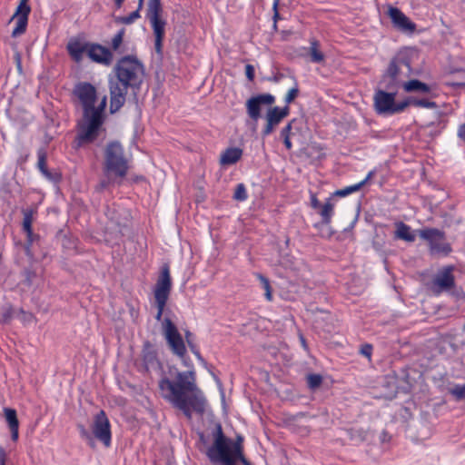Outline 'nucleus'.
Returning a JSON list of instances; mask_svg holds the SVG:
<instances>
[{
	"instance_id": "nucleus-1",
	"label": "nucleus",
	"mask_w": 465,
	"mask_h": 465,
	"mask_svg": "<svg viewBox=\"0 0 465 465\" xmlns=\"http://www.w3.org/2000/svg\"><path fill=\"white\" fill-rule=\"evenodd\" d=\"M161 397L173 407L181 410L187 418L193 411L203 413L206 401L196 383L195 371L192 368L187 371H178L175 381L163 377L158 383Z\"/></svg>"
},
{
	"instance_id": "nucleus-2",
	"label": "nucleus",
	"mask_w": 465,
	"mask_h": 465,
	"mask_svg": "<svg viewBox=\"0 0 465 465\" xmlns=\"http://www.w3.org/2000/svg\"><path fill=\"white\" fill-rule=\"evenodd\" d=\"M74 94L84 110L77 135L78 143H91L102 131L107 98L103 95L99 99L94 86L89 83L78 84L74 88Z\"/></svg>"
},
{
	"instance_id": "nucleus-3",
	"label": "nucleus",
	"mask_w": 465,
	"mask_h": 465,
	"mask_svg": "<svg viewBox=\"0 0 465 465\" xmlns=\"http://www.w3.org/2000/svg\"><path fill=\"white\" fill-rule=\"evenodd\" d=\"M116 79L110 80L111 113L118 111L125 102L128 87H139L144 77L143 64L134 56H125L115 65Z\"/></svg>"
},
{
	"instance_id": "nucleus-4",
	"label": "nucleus",
	"mask_w": 465,
	"mask_h": 465,
	"mask_svg": "<svg viewBox=\"0 0 465 465\" xmlns=\"http://www.w3.org/2000/svg\"><path fill=\"white\" fill-rule=\"evenodd\" d=\"M242 437L238 436L236 441L224 437L219 427L214 442L207 450V456L214 464L235 465L237 460L243 465H250L242 454Z\"/></svg>"
},
{
	"instance_id": "nucleus-5",
	"label": "nucleus",
	"mask_w": 465,
	"mask_h": 465,
	"mask_svg": "<svg viewBox=\"0 0 465 465\" xmlns=\"http://www.w3.org/2000/svg\"><path fill=\"white\" fill-rule=\"evenodd\" d=\"M411 74L409 59L403 52H400L391 59L386 72L382 74L380 86L387 90H398Z\"/></svg>"
},
{
	"instance_id": "nucleus-6",
	"label": "nucleus",
	"mask_w": 465,
	"mask_h": 465,
	"mask_svg": "<svg viewBox=\"0 0 465 465\" xmlns=\"http://www.w3.org/2000/svg\"><path fill=\"white\" fill-rule=\"evenodd\" d=\"M128 161L124 156L123 146L117 143H110L104 151V172L107 176L123 178L128 171Z\"/></svg>"
},
{
	"instance_id": "nucleus-7",
	"label": "nucleus",
	"mask_w": 465,
	"mask_h": 465,
	"mask_svg": "<svg viewBox=\"0 0 465 465\" xmlns=\"http://www.w3.org/2000/svg\"><path fill=\"white\" fill-rule=\"evenodd\" d=\"M397 90L377 89L373 95L375 111L381 115H393L403 112L409 105L410 100L397 102Z\"/></svg>"
},
{
	"instance_id": "nucleus-8",
	"label": "nucleus",
	"mask_w": 465,
	"mask_h": 465,
	"mask_svg": "<svg viewBox=\"0 0 465 465\" xmlns=\"http://www.w3.org/2000/svg\"><path fill=\"white\" fill-rule=\"evenodd\" d=\"M79 430L81 437L90 444L94 443V438L102 441L106 447H109L111 444L110 422L103 411H99L94 418V421L92 423V433H90L84 426H79Z\"/></svg>"
},
{
	"instance_id": "nucleus-9",
	"label": "nucleus",
	"mask_w": 465,
	"mask_h": 465,
	"mask_svg": "<svg viewBox=\"0 0 465 465\" xmlns=\"http://www.w3.org/2000/svg\"><path fill=\"white\" fill-rule=\"evenodd\" d=\"M162 330L164 338L166 339L167 343L170 346L172 351L183 359L184 366L190 367V361L184 358L186 353V348L183 340L181 334L179 333L176 326L173 324V322L168 316L164 317V319L162 321Z\"/></svg>"
},
{
	"instance_id": "nucleus-10",
	"label": "nucleus",
	"mask_w": 465,
	"mask_h": 465,
	"mask_svg": "<svg viewBox=\"0 0 465 465\" xmlns=\"http://www.w3.org/2000/svg\"><path fill=\"white\" fill-rule=\"evenodd\" d=\"M419 235L429 243L432 254H448L450 252V247L446 242L445 234L442 231L435 228H425L419 231Z\"/></svg>"
},
{
	"instance_id": "nucleus-11",
	"label": "nucleus",
	"mask_w": 465,
	"mask_h": 465,
	"mask_svg": "<svg viewBox=\"0 0 465 465\" xmlns=\"http://www.w3.org/2000/svg\"><path fill=\"white\" fill-rule=\"evenodd\" d=\"M274 101V96L270 94L252 96L246 101V111L249 117L255 122L258 121L262 116V107L272 105Z\"/></svg>"
},
{
	"instance_id": "nucleus-12",
	"label": "nucleus",
	"mask_w": 465,
	"mask_h": 465,
	"mask_svg": "<svg viewBox=\"0 0 465 465\" xmlns=\"http://www.w3.org/2000/svg\"><path fill=\"white\" fill-rule=\"evenodd\" d=\"M388 15L394 27L402 32L412 33L416 25L399 8L389 6Z\"/></svg>"
},
{
	"instance_id": "nucleus-13",
	"label": "nucleus",
	"mask_w": 465,
	"mask_h": 465,
	"mask_svg": "<svg viewBox=\"0 0 465 465\" xmlns=\"http://www.w3.org/2000/svg\"><path fill=\"white\" fill-rule=\"evenodd\" d=\"M90 43L86 42L83 36H74L69 39L66 49L70 56L76 62L83 60L84 54H87Z\"/></svg>"
},
{
	"instance_id": "nucleus-14",
	"label": "nucleus",
	"mask_w": 465,
	"mask_h": 465,
	"mask_svg": "<svg viewBox=\"0 0 465 465\" xmlns=\"http://www.w3.org/2000/svg\"><path fill=\"white\" fill-rule=\"evenodd\" d=\"M142 358L143 364L146 371L156 373L161 371L162 365L157 358L156 351L149 342L144 343Z\"/></svg>"
},
{
	"instance_id": "nucleus-15",
	"label": "nucleus",
	"mask_w": 465,
	"mask_h": 465,
	"mask_svg": "<svg viewBox=\"0 0 465 465\" xmlns=\"http://www.w3.org/2000/svg\"><path fill=\"white\" fill-rule=\"evenodd\" d=\"M87 55L92 61L104 65L111 64L113 61L110 50L97 44H90Z\"/></svg>"
},
{
	"instance_id": "nucleus-16",
	"label": "nucleus",
	"mask_w": 465,
	"mask_h": 465,
	"mask_svg": "<svg viewBox=\"0 0 465 465\" xmlns=\"http://www.w3.org/2000/svg\"><path fill=\"white\" fill-rule=\"evenodd\" d=\"M154 37V48L157 54L162 53V43L165 35L166 22L162 17L149 20Z\"/></svg>"
},
{
	"instance_id": "nucleus-17",
	"label": "nucleus",
	"mask_w": 465,
	"mask_h": 465,
	"mask_svg": "<svg viewBox=\"0 0 465 465\" xmlns=\"http://www.w3.org/2000/svg\"><path fill=\"white\" fill-rule=\"evenodd\" d=\"M452 272L453 267L451 266L439 270L433 280L434 285L442 289L452 288L454 286V276Z\"/></svg>"
},
{
	"instance_id": "nucleus-18",
	"label": "nucleus",
	"mask_w": 465,
	"mask_h": 465,
	"mask_svg": "<svg viewBox=\"0 0 465 465\" xmlns=\"http://www.w3.org/2000/svg\"><path fill=\"white\" fill-rule=\"evenodd\" d=\"M242 156V150L238 147H229L223 151L220 157V163L223 166H229L236 163Z\"/></svg>"
},
{
	"instance_id": "nucleus-19",
	"label": "nucleus",
	"mask_w": 465,
	"mask_h": 465,
	"mask_svg": "<svg viewBox=\"0 0 465 465\" xmlns=\"http://www.w3.org/2000/svg\"><path fill=\"white\" fill-rule=\"evenodd\" d=\"M290 112L288 105L284 107L274 106L270 108L266 114V122L277 126L283 118H285Z\"/></svg>"
},
{
	"instance_id": "nucleus-20",
	"label": "nucleus",
	"mask_w": 465,
	"mask_h": 465,
	"mask_svg": "<svg viewBox=\"0 0 465 465\" xmlns=\"http://www.w3.org/2000/svg\"><path fill=\"white\" fill-rule=\"evenodd\" d=\"M396 230L394 232V237L396 239L403 240L408 242H412L416 239L415 232L411 228L402 222L395 223Z\"/></svg>"
},
{
	"instance_id": "nucleus-21",
	"label": "nucleus",
	"mask_w": 465,
	"mask_h": 465,
	"mask_svg": "<svg viewBox=\"0 0 465 465\" xmlns=\"http://www.w3.org/2000/svg\"><path fill=\"white\" fill-rule=\"evenodd\" d=\"M29 13L18 12L17 10L12 16V20H15V27L12 32V36L16 37L25 33L27 25Z\"/></svg>"
},
{
	"instance_id": "nucleus-22",
	"label": "nucleus",
	"mask_w": 465,
	"mask_h": 465,
	"mask_svg": "<svg viewBox=\"0 0 465 465\" xmlns=\"http://www.w3.org/2000/svg\"><path fill=\"white\" fill-rule=\"evenodd\" d=\"M402 87L407 93L428 94L431 91L430 85L417 79L406 81Z\"/></svg>"
},
{
	"instance_id": "nucleus-23",
	"label": "nucleus",
	"mask_w": 465,
	"mask_h": 465,
	"mask_svg": "<svg viewBox=\"0 0 465 465\" xmlns=\"http://www.w3.org/2000/svg\"><path fill=\"white\" fill-rule=\"evenodd\" d=\"M5 420L9 425L12 433L13 440L18 439V426L19 422L16 417V411L14 409L5 408L4 410Z\"/></svg>"
},
{
	"instance_id": "nucleus-24",
	"label": "nucleus",
	"mask_w": 465,
	"mask_h": 465,
	"mask_svg": "<svg viewBox=\"0 0 465 465\" xmlns=\"http://www.w3.org/2000/svg\"><path fill=\"white\" fill-rule=\"evenodd\" d=\"M171 288V278L169 267L163 266L161 273L158 277L154 291H169Z\"/></svg>"
},
{
	"instance_id": "nucleus-25",
	"label": "nucleus",
	"mask_w": 465,
	"mask_h": 465,
	"mask_svg": "<svg viewBox=\"0 0 465 465\" xmlns=\"http://www.w3.org/2000/svg\"><path fill=\"white\" fill-rule=\"evenodd\" d=\"M38 161H37V167L41 173L44 175L45 178H46L49 181H55L56 175L49 172V170L46 167V153L44 150H39L37 153Z\"/></svg>"
},
{
	"instance_id": "nucleus-26",
	"label": "nucleus",
	"mask_w": 465,
	"mask_h": 465,
	"mask_svg": "<svg viewBox=\"0 0 465 465\" xmlns=\"http://www.w3.org/2000/svg\"><path fill=\"white\" fill-rule=\"evenodd\" d=\"M373 175H374V171H370V172L368 173V174L366 175V177H365L362 181H361V182H359V183H355V184H353V185H351V186L345 187V188H343V189H341V190H338L335 193H336L337 195H339V196H342V197H344V196H347V195H349V194H351V193H354V192H357V191H359V190H360L363 185H365V184L367 183V182H368V181H369V180H370Z\"/></svg>"
},
{
	"instance_id": "nucleus-27",
	"label": "nucleus",
	"mask_w": 465,
	"mask_h": 465,
	"mask_svg": "<svg viewBox=\"0 0 465 465\" xmlns=\"http://www.w3.org/2000/svg\"><path fill=\"white\" fill-rule=\"evenodd\" d=\"M168 301V292H155L154 302L157 308L156 320L161 321L162 316L165 313V305Z\"/></svg>"
},
{
	"instance_id": "nucleus-28",
	"label": "nucleus",
	"mask_w": 465,
	"mask_h": 465,
	"mask_svg": "<svg viewBox=\"0 0 465 465\" xmlns=\"http://www.w3.org/2000/svg\"><path fill=\"white\" fill-rule=\"evenodd\" d=\"M309 47L310 60L312 63L321 64L324 61V54L320 49V44L317 40L312 39Z\"/></svg>"
},
{
	"instance_id": "nucleus-29",
	"label": "nucleus",
	"mask_w": 465,
	"mask_h": 465,
	"mask_svg": "<svg viewBox=\"0 0 465 465\" xmlns=\"http://www.w3.org/2000/svg\"><path fill=\"white\" fill-rule=\"evenodd\" d=\"M334 204L331 203V199L322 206L320 214L322 219V223L328 225L331 221V217L333 215Z\"/></svg>"
},
{
	"instance_id": "nucleus-30",
	"label": "nucleus",
	"mask_w": 465,
	"mask_h": 465,
	"mask_svg": "<svg viewBox=\"0 0 465 465\" xmlns=\"http://www.w3.org/2000/svg\"><path fill=\"white\" fill-rule=\"evenodd\" d=\"M162 5L161 0H150L148 3L147 18L148 20L161 17Z\"/></svg>"
},
{
	"instance_id": "nucleus-31",
	"label": "nucleus",
	"mask_w": 465,
	"mask_h": 465,
	"mask_svg": "<svg viewBox=\"0 0 465 465\" xmlns=\"http://www.w3.org/2000/svg\"><path fill=\"white\" fill-rule=\"evenodd\" d=\"M35 211L34 209H26L24 211L23 228L26 232L28 237L32 235V223L34 221Z\"/></svg>"
},
{
	"instance_id": "nucleus-32",
	"label": "nucleus",
	"mask_w": 465,
	"mask_h": 465,
	"mask_svg": "<svg viewBox=\"0 0 465 465\" xmlns=\"http://www.w3.org/2000/svg\"><path fill=\"white\" fill-rule=\"evenodd\" d=\"M406 100H410V105H414L417 107H423V108H434L436 106V104L434 102H430L426 99H411L407 98Z\"/></svg>"
},
{
	"instance_id": "nucleus-33",
	"label": "nucleus",
	"mask_w": 465,
	"mask_h": 465,
	"mask_svg": "<svg viewBox=\"0 0 465 465\" xmlns=\"http://www.w3.org/2000/svg\"><path fill=\"white\" fill-rule=\"evenodd\" d=\"M16 317L22 322L24 325L31 324L32 322H35V317L27 312L20 310L16 315Z\"/></svg>"
},
{
	"instance_id": "nucleus-34",
	"label": "nucleus",
	"mask_w": 465,
	"mask_h": 465,
	"mask_svg": "<svg viewBox=\"0 0 465 465\" xmlns=\"http://www.w3.org/2000/svg\"><path fill=\"white\" fill-rule=\"evenodd\" d=\"M450 392L458 401L464 399L465 398V383L462 385L457 384V385L453 386L451 389H450Z\"/></svg>"
},
{
	"instance_id": "nucleus-35",
	"label": "nucleus",
	"mask_w": 465,
	"mask_h": 465,
	"mask_svg": "<svg viewBox=\"0 0 465 465\" xmlns=\"http://www.w3.org/2000/svg\"><path fill=\"white\" fill-rule=\"evenodd\" d=\"M233 197L237 201H244L247 199L246 188L242 183H239L236 186Z\"/></svg>"
},
{
	"instance_id": "nucleus-36",
	"label": "nucleus",
	"mask_w": 465,
	"mask_h": 465,
	"mask_svg": "<svg viewBox=\"0 0 465 465\" xmlns=\"http://www.w3.org/2000/svg\"><path fill=\"white\" fill-rule=\"evenodd\" d=\"M14 316V311L10 306H5L2 309L1 322L8 323Z\"/></svg>"
},
{
	"instance_id": "nucleus-37",
	"label": "nucleus",
	"mask_w": 465,
	"mask_h": 465,
	"mask_svg": "<svg viewBox=\"0 0 465 465\" xmlns=\"http://www.w3.org/2000/svg\"><path fill=\"white\" fill-rule=\"evenodd\" d=\"M307 381L311 389H315L321 385L322 379L318 374H311L307 377Z\"/></svg>"
},
{
	"instance_id": "nucleus-38",
	"label": "nucleus",
	"mask_w": 465,
	"mask_h": 465,
	"mask_svg": "<svg viewBox=\"0 0 465 465\" xmlns=\"http://www.w3.org/2000/svg\"><path fill=\"white\" fill-rule=\"evenodd\" d=\"M139 8L134 12H132L130 15L124 16L121 18V22L124 25H131L133 24L136 19L140 17L139 14Z\"/></svg>"
},
{
	"instance_id": "nucleus-39",
	"label": "nucleus",
	"mask_w": 465,
	"mask_h": 465,
	"mask_svg": "<svg viewBox=\"0 0 465 465\" xmlns=\"http://www.w3.org/2000/svg\"><path fill=\"white\" fill-rule=\"evenodd\" d=\"M298 94H299V89H298L297 84H295V85L288 91V93L284 98L286 105L291 104L297 97Z\"/></svg>"
},
{
	"instance_id": "nucleus-40",
	"label": "nucleus",
	"mask_w": 465,
	"mask_h": 465,
	"mask_svg": "<svg viewBox=\"0 0 465 465\" xmlns=\"http://www.w3.org/2000/svg\"><path fill=\"white\" fill-rule=\"evenodd\" d=\"M123 37H124V32L123 31H120L118 32L112 39V47L116 50L119 48V46L121 45L122 42H123Z\"/></svg>"
},
{
	"instance_id": "nucleus-41",
	"label": "nucleus",
	"mask_w": 465,
	"mask_h": 465,
	"mask_svg": "<svg viewBox=\"0 0 465 465\" xmlns=\"http://www.w3.org/2000/svg\"><path fill=\"white\" fill-rule=\"evenodd\" d=\"M28 0H20V3L16 8L18 12L29 13L31 11L30 6L27 4Z\"/></svg>"
},
{
	"instance_id": "nucleus-42",
	"label": "nucleus",
	"mask_w": 465,
	"mask_h": 465,
	"mask_svg": "<svg viewBox=\"0 0 465 465\" xmlns=\"http://www.w3.org/2000/svg\"><path fill=\"white\" fill-rule=\"evenodd\" d=\"M371 351H372V347L370 344H365L361 349V353L362 355H364L365 357H367L368 359H371Z\"/></svg>"
},
{
	"instance_id": "nucleus-43",
	"label": "nucleus",
	"mask_w": 465,
	"mask_h": 465,
	"mask_svg": "<svg viewBox=\"0 0 465 465\" xmlns=\"http://www.w3.org/2000/svg\"><path fill=\"white\" fill-rule=\"evenodd\" d=\"M245 74H246L247 78L250 81H252L253 78H254V68H253V66L251 65V64H247L245 66Z\"/></svg>"
},
{
	"instance_id": "nucleus-44",
	"label": "nucleus",
	"mask_w": 465,
	"mask_h": 465,
	"mask_svg": "<svg viewBox=\"0 0 465 465\" xmlns=\"http://www.w3.org/2000/svg\"><path fill=\"white\" fill-rule=\"evenodd\" d=\"M291 131L292 124L290 123L282 128V130L281 131V135L282 136V138L290 137Z\"/></svg>"
},
{
	"instance_id": "nucleus-45",
	"label": "nucleus",
	"mask_w": 465,
	"mask_h": 465,
	"mask_svg": "<svg viewBox=\"0 0 465 465\" xmlns=\"http://www.w3.org/2000/svg\"><path fill=\"white\" fill-rule=\"evenodd\" d=\"M274 128H275V126L273 124L267 122L264 129L262 130V135L263 136L269 135L271 133H272Z\"/></svg>"
},
{
	"instance_id": "nucleus-46",
	"label": "nucleus",
	"mask_w": 465,
	"mask_h": 465,
	"mask_svg": "<svg viewBox=\"0 0 465 465\" xmlns=\"http://www.w3.org/2000/svg\"><path fill=\"white\" fill-rule=\"evenodd\" d=\"M258 278L261 281L262 287L264 289V291H270L271 287L269 281L262 275H258Z\"/></svg>"
},
{
	"instance_id": "nucleus-47",
	"label": "nucleus",
	"mask_w": 465,
	"mask_h": 465,
	"mask_svg": "<svg viewBox=\"0 0 465 465\" xmlns=\"http://www.w3.org/2000/svg\"><path fill=\"white\" fill-rule=\"evenodd\" d=\"M311 204H312V207L314 209L321 207L320 202L318 201L315 194H312L311 197Z\"/></svg>"
},
{
	"instance_id": "nucleus-48",
	"label": "nucleus",
	"mask_w": 465,
	"mask_h": 465,
	"mask_svg": "<svg viewBox=\"0 0 465 465\" xmlns=\"http://www.w3.org/2000/svg\"><path fill=\"white\" fill-rule=\"evenodd\" d=\"M458 136L465 141V124H461L460 127H459V130H458Z\"/></svg>"
},
{
	"instance_id": "nucleus-49",
	"label": "nucleus",
	"mask_w": 465,
	"mask_h": 465,
	"mask_svg": "<svg viewBox=\"0 0 465 465\" xmlns=\"http://www.w3.org/2000/svg\"><path fill=\"white\" fill-rule=\"evenodd\" d=\"M279 2H280V0H274L273 1L272 8L274 10V20H276L279 17V13L277 11V7H278V5H279Z\"/></svg>"
},
{
	"instance_id": "nucleus-50",
	"label": "nucleus",
	"mask_w": 465,
	"mask_h": 465,
	"mask_svg": "<svg viewBox=\"0 0 465 465\" xmlns=\"http://www.w3.org/2000/svg\"><path fill=\"white\" fill-rule=\"evenodd\" d=\"M5 453L2 447H0V465H5Z\"/></svg>"
},
{
	"instance_id": "nucleus-51",
	"label": "nucleus",
	"mask_w": 465,
	"mask_h": 465,
	"mask_svg": "<svg viewBox=\"0 0 465 465\" xmlns=\"http://www.w3.org/2000/svg\"><path fill=\"white\" fill-rule=\"evenodd\" d=\"M283 143H284V145L286 146V148L288 150H290L292 148V142L290 140V137H286V138H283Z\"/></svg>"
},
{
	"instance_id": "nucleus-52",
	"label": "nucleus",
	"mask_w": 465,
	"mask_h": 465,
	"mask_svg": "<svg viewBox=\"0 0 465 465\" xmlns=\"http://www.w3.org/2000/svg\"><path fill=\"white\" fill-rule=\"evenodd\" d=\"M272 293L273 292H264V295H265V298L267 301H272Z\"/></svg>"
},
{
	"instance_id": "nucleus-53",
	"label": "nucleus",
	"mask_w": 465,
	"mask_h": 465,
	"mask_svg": "<svg viewBox=\"0 0 465 465\" xmlns=\"http://www.w3.org/2000/svg\"><path fill=\"white\" fill-rule=\"evenodd\" d=\"M124 0H115V5L120 7Z\"/></svg>"
},
{
	"instance_id": "nucleus-54",
	"label": "nucleus",
	"mask_w": 465,
	"mask_h": 465,
	"mask_svg": "<svg viewBox=\"0 0 465 465\" xmlns=\"http://www.w3.org/2000/svg\"><path fill=\"white\" fill-rule=\"evenodd\" d=\"M193 352H194L195 356H196L199 360L203 361V359H202V357H201V355H200V353H199L198 351H193Z\"/></svg>"
},
{
	"instance_id": "nucleus-55",
	"label": "nucleus",
	"mask_w": 465,
	"mask_h": 465,
	"mask_svg": "<svg viewBox=\"0 0 465 465\" xmlns=\"http://www.w3.org/2000/svg\"><path fill=\"white\" fill-rule=\"evenodd\" d=\"M143 1L144 0H139V9L142 7Z\"/></svg>"
},
{
	"instance_id": "nucleus-56",
	"label": "nucleus",
	"mask_w": 465,
	"mask_h": 465,
	"mask_svg": "<svg viewBox=\"0 0 465 465\" xmlns=\"http://www.w3.org/2000/svg\"><path fill=\"white\" fill-rule=\"evenodd\" d=\"M301 340H302V344L303 346H305V341H304V339H303V338H301Z\"/></svg>"
},
{
	"instance_id": "nucleus-57",
	"label": "nucleus",
	"mask_w": 465,
	"mask_h": 465,
	"mask_svg": "<svg viewBox=\"0 0 465 465\" xmlns=\"http://www.w3.org/2000/svg\"><path fill=\"white\" fill-rule=\"evenodd\" d=\"M189 333L186 334V338H187V341H188V343L190 344V341H189Z\"/></svg>"
},
{
	"instance_id": "nucleus-58",
	"label": "nucleus",
	"mask_w": 465,
	"mask_h": 465,
	"mask_svg": "<svg viewBox=\"0 0 465 465\" xmlns=\"http://www.w3.org/2000/svg\"><path fill=\"white\" fill-rule=\"evenodd\" d=\"M26 252H27V254H28V255H30V253H29V248H26Z\"/></svg>"
}]
</instances>
